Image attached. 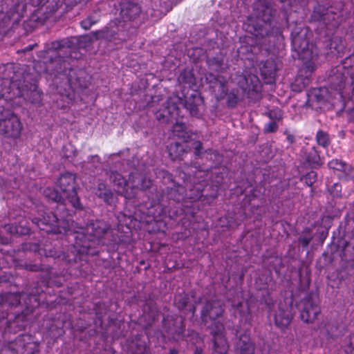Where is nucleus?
<instances>
[{
    "label": "nucleus",
    "instance_id": "nucleus-29",
    "mask_svg": "<svg viewBox=\"0 0 354 354\" xmlns=\"http://www.w3.org/2000/svg\"><path fill=\"white\" fill-rule=\"evenodd\" d=\"M96 194L104 199V201L109 203L112 204L114 202V194L109 189L106 188L104 183H100L98 185L97 191Z\"/></svg>",
    "mask_w": 354,
    "mask_h": 354
},
{
    "label": "nucleus",
    "instance_id": "nucleus-15",
    "mask_svg": "<svg viewBox=\"0 0 354 354\" xmlns=\"http://www.w3.org/2000/svg\"><path fill=\"white\" fill-rule=\"evenodd\" d=\"M246 86L243 88L249 102L256 103L262 98V84L259 78L253 74L244 75Z\"/></svg>",
    "mask_w": 354,
    "mask_h": 354
},
{
    "label": "nucleus",
    "instance_id": "nucleus-6",
    "mask_svg": "<svg viewBox=\"0 0 354 354\" xmlns=\"http://www.w3.org/2000/svg\"><path fill=\"white\" fill-rule=\"evenodd\" d=\"M26 10V4L21 0H2L0 5V17H2V26L8 30L16 28Z\"/></svg>",
    "mask_w": 354,
    "mask_h": 354
},
{
    "label": "nucleus",
    "instance_id": "nucleus-10",
    "mask_svg": "<svg viewBox=\"0 0 354 354\" xmlns=\"http://www.w3.org/2000/svg\"><path fill=\"white\" fill-rule=\"evenodd\" d=\"M207 80H209V83L214 84L212 88L214 89V92H216V88H218V93H216L217 100H223L226 97V106L227 108L234 109L236 107L239 102L237 91L232 90L228 93L227 82L223 77L209 73Z\"/></svg>",
    "mask_w": 354,
    "mask_h": 354
},
{
    "label": "nucleus",
    "instance_id": "nucleus-8",
    "mask_svg": "<svg viewBox=\"0 0 354 354\" xmlns=\"http://www.w3.org/2000/svg\"><path fill=\"white\" fill-rule=\"evenodd\" d=\"M349 77L354 82V55L346 57L340 64L333 68L328 81L331 89L342 93L345 87L346 80Z\"/></svg>",
    "mask_w": 354,
    "mask_h": 354
},
{
    "label": "nucleus",
    "instance_id": "nucleus-38",
    "mask_svg": "<svg viewBox=\"0 0 354 354\" xmlns=\"http://www.w3.org/2000/svg\"><path fill=\"white\" fill-rule=\"evenodd\" d=\"M32 1V4L34 6H39L42 4L44 0H30Z\"/></svg>",
    "mask_w": 354,
    "mask_h": 354
},
{
    "label": "nucleus",
    "instance_id": "nucleus-17",
    "mask_svg": "<svg viewBox=\"0 0 354 354\" xmlns=\"http://www.w3.org/2000/svg\"><path fill=\"white\" fill-rule=\"evenodd\" d=\"M120 17L124 22L135 20L141 13L140 5L132 0H120Z\"/></svg>",
    "mask_w": 354,
    "mask_h": 354
},
{
    "label": "nucleus",
    "instance_id": "nucleus-47",
    "mask_svg": "<svg viewBox=\"0 0 354 354\" xmlns=\"http://www.w3.org/2000/svg\"><path fill=\"white\" fill-rule=\"evenodd\" d=\"M281 3H288L289 1V0H279Z\"/></svg>",
    "mask_w": 354,
    "mask_h": 354
},
{
    "label": "nucleus",
    "instance_id": "nucleus-16",
    "mask_svg": "<svg viewBox=\"0 0 354 354\" xmlns=\"http://www.w3.org/2000/svg\"><path fill=\"white\" fill-rule=\"evenodd\" d=\"M328 101L326 87L313 88L307 94L306 105L312 109H319Z\"/></svg>",
    "mask_w": 354,
    "mask_h": 354
},
{
    "label": "nucleus",
    "instance_id": "nucleus-1",
    "mask_svg": "<svg viewBox=\"0 0 354 354\" xmlns=\"http://www.w3.org/2000/svg\"><path fill=\"white\" fill-rule=\"evenodd\" d=\"M75 48V39L66 38L46 44L44 50L39 53L41 58L48 59L46 63L55 65L52 67L55 73L66 77L70 87L74 91H82L89 85L86 71L70 65L71 52Z\"/></svg>",
    "mask_w": 354,
    "mask_h": 354
},
{
    "label": "nucleus",
    "instance_id": "nucleus-57",
    "mask_svg": "<svg viewBox=\"0 0 354 354\" xmlns=\"http://www.w3.org/2000/svg\"><path fill=\"white\" fill-rule=\"evenodd\" d=\"M25 304H27V305L29 304V303H28L27 301H25Z\"/></svg>",
    "mask_w": 354,
    "mask_h": 354
},
{
    "label": "nucleus",
    "instance_id": "nucleus-36",
    "mask_svg": "<svg viewBox=\"0 0 354 354\" xmlns=\"http://www.w3.org/2000/svg\"><path fill=\"white\" fill-rule=\"evenodd\" d=\"M284 133L286 135V140L289 144H292L295 142V136L288 131H286Z\"/></svg>",
    "mask_w": 354,
    "mask_h": 354
},
{
    "label": "nucleus",
    "instance_id": "nucleus-3",
    "mask_svg": "<svg viewBox=\"0 0 354 354\" xmlns=\"http://www.w3.org/2000/svg\"><path fill=\"white\" fill-rule=\"evenodd\" d=\"M312 37L313 32L307 26H296L291 32L292 49L302 62V66L292 85V90L295 91L300 92L309 84L316 68L319 52L317 48L310 43Z\"/></svg>",
    "mask_w": 354,
    "mask_h": 354
},
{
    "label": "nucleus",
    "instance_id": "nucleus-55",
    "mask_svg": "<svg viewBox=\"0 0 354 354\" xmlns=\"http://www.w3.org/2000/svg\"><path fill=\"white\" fill-rule=\"evenodd\" d=\"M111 155L115 156V155H119V154L118 153H112Z\"/></svg>",
    "mask_w": 354,
    "mask_h": 354
},
{
    "label": "nucleus",
    "instance_id": "nucleus-46",
    "mask_svg": "<svg viewBox=\"0 0 354 354\" xmlns=\"http://www.w3.org/2000/svg\"><path fill=\"white\" fill-rule=\"evenodd\" d=\"M194 354H203V353L201 351L196 349L194 352Z\"/></svg>",
    "mask_w": 354,
    "mask_h": 354
},
{
    "label": "nucleus",
    "instance_id": "nucleus-27",
    "mask_svg": "<svg viewBox=\"0 0 354 354\" xmlns=\"http://www.w3.org/2000/svg\"><path fill=\"white\" fill-rule=\"evenodd\" d=\"M178 81L180 84L187 85L188 87L192 88L196 85V77L193 70H183L178 77Z\"/></svg>",
    "mask_w": 354,
    "mask_h": 354
},
{
    "label": "nucleus",
    "instance_id": "nucleus-30",
    "mask_svg": "<svg viewBox=\"0 0 354 354\" xmlns=\"http://www.w3.org/2000/svg\"><path fill=\"white\" fill-rule=\"evenodd\" d=\"M266 115L271 120L279 121L282 120L283 116V111L278 106H274L268 110Z\"/></svg>",
    "mask_w": 354,
    "mask_h": 354
},
{
    "label": "nucleus",
    "instance_id": "nucleus-44",
    "mask_svg": "<svg viewBox=\"0 0 354 354\" xmlns=\"http://www.w3.org/2000/svg\"><path fill=\"white\" fill-rule=\"evenodd\" d=\"M201 196V192H198L197 195H196L195 197H193V198H192L193 200H196V199H198Z\"/></svg>",
    "mask_w": 354,
    "mask_h": 354
},
{
    "label": "nucleus",
    "instance_id": "nucleus-37",
    "mask_svg": "<svg viewBox=\"0 0 354 354\" xmlns=\"http://www.w3.org/2000/svg\"><path fill=\"white\" fill-rule=\"evenodd\" d=\"M333 188L335 189L334 191H332L333 194L336 196H338L341 192V185L337 183H335L333 186Z\"/></svg>",
    "mask_w": 354,
    "mask_h": 354
},
{
    "label": "nucleus",
    "instance_id": "nucleus-50",
    "mask_svg": "<svg viewBox=\"0 0 354 354\" xmlns=\"http://www.w3.org/2000/svg\"><path fill=\"white\" fill-rule=\"evenodd\" d=\"M170 354H176V351H171Z\"/></svg>",
    "mask_w": 354,
    "mask_h": 354
},
{
    "label": "nucleus",
    "instance_id": "nucleus-33",
    "mask_svg": "<svg viewBox=\"0 0 354 354\" xmlns=\"http://www.w3.org/2000/svg\"><path fill=\"white\" fill-rule=\"evenodd\" d=\"M232 306L233 308H234V310H237L241 317H243L245 316V319H248L247 317L248 315L250 313L248 305H243V303L239 301L237 304H236L235 303H232Z\"/></svg>",
    "mask_w": 354,
    "mask_h": 354
},
{
    "label": "nucleus",
    "instance_id": "nucleus-7",
    "mask_svg": "<svg viewBox=\"0 0 354 354\" xmlns=\"http://www.w3.org/2000/svg\"><path fill=\"white\" fill-rule=\"evenodd\" d=\"M111 179L117 187V192L126 198H133L138 188L147 189L151 185V181L137 174H132L128 181L118 172H112Z\"/></svg>",
    "mask_w": 354,
    "mask_h": 354
},
{
    "label": "nucleus",
    "instance_id": "nucleus-53",
    "mask_svg": "<svg viewBox=\"0 0 354 354\" xmlns=\"http://www.w3.org/2000/svg\"><path fill=\"white\" fill-rule=\"evenodd\" d=\"M54 221H56L57 220V217L55 216H53Z\"/></svg>",
    "mask_w": 354,
    "mask_h": 354
},
{
    "label": "nucleus",
    "instance_id": "nucleus-35",
    "mask_svg": "<svg viewBox=\"0 0 354 354\" xmlns=\"http://www.w3.org/2000/svg\"><path fill=\"white\" fill-rule=\"evenodd\" d=\"M311 240H312L311 236H302V237L299 238V241L302 243V245L304 246H307Z\"/></svg>",
    "mask_w": 354,
    "mask_h": 354
},
{
    "label": "nucleus",
    "instance_id": "nucleus-18",
    "mask_svg": "<svg viewBox=\"0 0 354 354\" xmlns=\"http://www.w3.org/2000/svg\"><path fill=\"white\" fill-rule=\"evenodd\" d=\"M179 104H181L189 111L192 116L197 117L199 115V106L203 104V99L201 93L196 90H192L190 93H187L181 98Z\"/></svg>",
    "mask_w": 354,
    "mask_h": 354
},
{
    "label": "nucleus",
    "instance_id": "nucleus-49",
    "mask_svg": "<svg viewBox=\"0 0 354 354\" xmlns=\"http://www.w3.org/2000/svg\"><path fill=\"white\" fill-rule=\"evenodd\" d=\"M67 97L69 98V102H68V103L71 102H72V100H73V99H72L71 97H69V95H68Z\"/></svg>",
    "mask_w": 354,
    "mask_h": 354
},
{
    "label": "nucleus",
    "instance_id": "nucleus-40",
    "mask_svg": "<svg viewBox=\"0 0 354 354\" xmlns=\"http://www.w3.org/2000/svg\"><path fill=\"white\" fill-rule=\"evenodd\" d=\"M37 46V44H30L25 48L24 50L25 51H30L35 48V46Z\"/></svg>",
    "mask_w": 354,
    "mask_h": 354
},
{
    "label": "nucleus",
    "instance_id": "nucleus-54",
    "mask_svg": "<svg viewBox=\"0 0 354 354\" xmlns=\"http://www.w3.org/2000/svg\"><path fill=\"white\" fill-rule=\"evenodd\" d=\"M149 107H153V104H151L150 103L148 104Z\"/></svg>",
    "mask_w": 354,
    "mask_h": 354
},
{
    "label": "nucleus",
    "instance_id": "nucleus-48",
    "mask_svg": "<svg viewBox=\"0 0 354 354\" xmlns=\"http://www.w3.org/2000/svg\"><path fill=\"white\" fill-rule=\"evenodd\" d=\"M308 175H309V176H313V177H315V175L314 174V173H313V172H312V173L309 174Z\"/></svg>",
    "mask_w": 354,
    "mask_h": 354
},
{
    "label": "nucleus",
    "instance_id": "nucleus-52",
    "mask_svg": "<svg viewBox=\"0 0 354 354\" xmlns=\"http://www.w3.org/2000/svg\"><path fill=\"white\" fill-rule=\"evenodd\" d=\"M337 16L336 14H334L333 17V19L335 20V17Z\"/></svg>",
    "mask_w": 354,
    "mask_h": 354
},
{
    "label": "nucleus",
    "instance_id": "nucleus-14",
    "mask_svg": "<svg viewBox=\"0 0 354 354\" xmlns=\"http://www.w3.org/2000/svg\"><path fill=\"white\" fill-rule=\"evenodd\" d=\"M108 228L106 223L102 221H96L87 225L86 228L81 227L79 230H74V233L77 234L75 237L80 239V236H82L85 241H93L95 239H100L104 234L106 233Z\"/></svg>",
    "mask_w": 354,
    "mask_h": 354
},
{
    "label": "nucleus",
    "instance_id": "nucleus-20",
    "mask_svg": "<svg viewBox=\"0 0 354 354\" xmlns=\"http://www.w3.org/2000/svg\"><path fill=\"white\" fill-rule=\"evenodd\" d=\"M259 68L261 75L266 84L274 82L278 68L273 55H271L266 60L261 61Z\"/></svg>",
    "mask_w": 354,
    "mask_h": 354
},
{
    "label": "nucleus",
    "instance_id": "nucleus-26",
    "mask_svg": "<svg viewBox=\"0 0 354 354\" xmlns=\"http://www.w3.org/2000/svg\"><path fill=\"white\" fill-rule=\"evenodd\" d=\"M207 64L212 69L217 72L222 73L225 71L227 68L225 64V57L222 53H218L214 57L209 59Z\"/></svg>",
    "mask_w": 354,
    "mask_h": 354
},
{
    "label": "nucleus",
    "instance_id": "nucleus-42",
    "mask_svg": "<svg viewBox=\"0 0 354 354\" xmlns=\"http://www.w3.org/2000/svg\"><path fill=\"white\" fill-rule=\"evenodd\" d=\"M28 299H29V302H30V303L31 302V301H32V300H34L35 301H36V302H37V305H38V304H39L38 301H37V299H36V297H30Z\"/></svg>",
    "mask_w": 354,
    "mask_h": 354
},
{
    "label": "nucleus",
    "instance_id": "nucleus-24",
    "mask_svg": "<svg viewBox=\"0 0 354 354\" xmlns=\"http://www.w3.org/2000/svg\"><path fill=\"white\" fill-rule=\"evenodd\" d=\"M236 349L240 354H253L254 347L248 334L241 335L236 343Z\"/></svg>",
    "mask_w": 354,
    "mask_h": 354
},
{
    "label": "nucleus",
    "instance_id": "nucleus-39",
    "mask_svg": "<svg viewBox=\"0 0 354 354\" xmlns=\"http://www.w3.org/2000/svg\"><path fill=\"white\" fill-rule=\"evenodd\" d=\"M81 1L82 0H66V2L70 3L71 6H75L80 3Z\"/></svg>",
    "mask_w": 354,
    "mask_h": 354
},
{
    "label": "nucleus",
    "instance_id": "nucleus-21",
    "mask_svg": "<svg viewBox=\"0 0 354 354\" xmlns=\"http://www.w3.org/2000/svg\"><path fill=\"white\" fill-rule=\"evenodd\" d=\"M292 317V306L288 299L285 304L281 303L279 305L278 311L274 315V322L279 327L284 328L289 325Z\"/></svg>",
    "mask_w": 354,
    "mask_h": 354
},
{
    "label": "nucleus",
    "instance_id": "nucleus-31",
    "mask_svg": "<svg viewBox=\"0 0 354 354\" xmlns=\"http://www.w3.org/2000/svg\"><path fill=\"white\" fill-rule=\"evenodd\" d=\"M316 140L319 145L324 147L328 146L330 144L328 133L322 129L317 131L316 133Z\"/></svg>",
    "mask_w": 354,
    "mask_h": 354
},
{
    "label": "nucleus",
    "instance_id": "nucleus-41",
    "mask_svg": "<svg viewBox=\"0 0 354 354\" xmlns=\"http://www.w3.org/2000/svg\"><path fill=\"white\" fill-rule=\"evenodd\" d=\"M28 229H25V230H19L18 228L16 230L15 232H12L11 231V233H14V232H16V233H19V234H26V233H28Z\"/></svg>",
    "mask_w": 354,
    "mask_h": 354
},
{
    "label": "nucleus",
    "instance_id": "nucleus-45",
    "mask_svg": "<svg viewBox=\"0 0 354 354\" xmlns=\"http://www.w3.org/2000/svg\"><path fill=\"white\" fill-rule=\"evenodd\" d=\"M88 246H89V245H86V244H85V241H84V245H83V249H82V250H80V252H83L84 251V248H87V247H88Z\"/></svg>",
    "mask_w": 354,
    "mask_h": 354
},
{
    "label": "nucleus",
    "instance_id": "nucleus-22",
    "mask_svg": "<svg viewBox=\"0 0 354 354\" xmlns=\"http://www.w3.org/2000/svg\"><path fill=\"white\" fill-rule=\"evenodd\" d=\"M223 326L216 324V329L212 328L211 333L214 337V351L218 354H225L228 349V344L223 335Z\"/></svg>",
    "mask_w": 354,
    "mask_h": 354
},
{
    "label": "nucleus",
    "instance_id": "nucleus-56",
    "mask_svg": "<svg viewBox=\"0 0 354 354\" xmlns=\"http://www.w3.org/2000/svg\"><path fill=\"white\" fill-rule=\"evenodd\" d=\"M178 300L177 297L175 298V301L176 302Z\"/></svg>",
    "mask_w": 354,
    "mask_h": 354
},
{
    "label": "nucleus",
    "instance_id": "nucleus-5",
    "mask_svg": "<svg viewBox=\"0 0 354 354\" xmlns=\"http://www.w3.org/2000/svg\"><path fill=\"white\" fill-rule=\"evenodd\" d=\"M44 193L47 198L53 201L65 204L68 201L73 207L80 208V199L75 189V175L71 173L62 174L56 183V189H47Z\"/></svg>",
    "mask_w": 354,
    "mask_h": 354
},
{
    "label": "nucleus",
    "instance_id": "nucleus-28",
    "mask_svg": "<svg viewBox=\"0 0 354 354\" xmlns=\"http://www.w3.org/2000/svg\"><path fill=\"white\" fill-rule=\"evenodd\" d=\"M24 295H19L17 293H8L3 295H0V304H7L10 306H16L21 304V300L24 298Z\"/></svg>",
    "mask_w": 354,
    "mask_h": 354
},
{
    "label": "nucleus",
    "instance_id": "nucleus-11",
    "mask_svg": "<svg viewBox=\"0 0 354 354\" xmlns=\"http://www.w3.org/2000/svg\"><path fill=\"white\" fill-rule=\"evenodd\" d=\"M22 129V124L17 115L8 110L0 112V135L16 139L20 136Z\"/></svg>",
    "mask_w": 354,
    "mask_h": 354
},
{
    "label": "nucleus",
    "instance_id": "nucleus-51",
    "mask_svg": "<svg viewBox=\"0 0 354 354\" xmlns=\"http://www.w3.org/2000/svg\"><path fill=\"white\" fill-rule=\"evenodd\" d=\"M186 306V301H183V304H182V306Z\"/></svg>",
    "mask_w": 354,
    "mask_h": 354
},
{
    "label": "nucleus",
    "instance_id": "nucleus-23",
    "mask_svg": "<svg viewBox=\"0 0 354 354\" xmlns=\"http://www.w3.org/2000/svg\"><path fill=\"white\" fill-rule=\"evenodd\" d=\"M330 169H333L337 172V176L339 178L348 177L351 178L352 173L351 167L338 158H334L328 162Z\"/></svg>",
    "mask_w": 354,
    "mask_h": 354
},
{
    "label": "nucleus",
    "instance_id": "nucleus-12",
    "mask_svg": "<svg viewBox=\"0 0 354 354\" xmlns=\"http://www.w3.org/2000/svg\"><path fill=\"white\" fill-rule=\"evenodd\" d=\"M180 100V97L178 95L169 97L159 109L153 111L156 120L160 123H167L173 119L177 120L180 118L179 102Z\"/></svg>",
    "mask_w": 354,
    "mask_h": 354
},
{
    "label": "nucleus",
    "instance_id": "nucleus-9",
    "mask_svg": "<svg viewBox=\"0 0 354 354\" xmlns=\"http://www.w3.org/2000/svg\"><path fill=\"white\" fill-rule=\"evenodd\" d=\"M64 4L66 5V7H64V3L60 0H46L37 11L38 21L41 24H44L46 21H57L66 12V7L73 6L66 3V0H64Z\"/></svg>",
    "mask_w": 354,
    "mask_h": 354
},
{
    "label": "nucleus",
    "instance_id": "nucleus-25",
    "mask_svg": "<svg viewBox=\"0 0 354 354\" xmlns=\"http://www.w3.org/2000/svg\"><path fill=\"white\" fill-rule=\"evenodd\" d=\"M329 12L332 13V11L328 8L318 4L313 8L310 20L313 21H324L326 23L327 20H329Z\"/></svg>",
    "mask_w": 354,
    "mask_h": 354
},
{
    "label": "nucleus",
    "instance_id": "nucleus-32",
    "mask_svg": "<svg viewBox=\"0 0 354 354\" xmlns=\"http://www.w3.org/2000/svg\"><path fill=\"white\" fill-rule=\"evenodd\" d=\"M99 18L92 15L88 16L80 22L81 27L84 30L90 29L93 25L97 23Z\"/></svg>",
    "mask_w": 354,
    "mask_h": 354
},
{
    "label": "nucleus",
    "instance_id": "nucleus-4",
    "mask_svg": "<svg viewBox=\"0 0 354 354\" xmlns=\"http://www.w3.org/2000/svg\"><path fill=\"white\" fill-rule=\"evenodd\" d=\"M170 136L179 138L182 141L170 142L167 146L168 155H183L189 153L201 155L203 153L201 141H188L190 135L185 122L176 121L171 127Z\"/></svg>",
    "mask_w": 354,
    "mask_h": 354
},
{
    "label": "nucleus",
    "instance_id": "nucleus-2",
    "mask_svg": "<svg viewBox=\"0 0 354 354\" xmlns=\"http://www.w3.org/2000/svg\"><path fill=\"white\" fill-rule=\"evenodd\" d=\"M275 10L267 0H260L253 6L252 16L248 19L247 30L254 37L260 51L270 54L283 41L281 28L272 26Z\"/></svg>",
    "mask_w": 354,
    "mask_h": 354
},
{
    "label": "nucleus",
    "instance_id": "nucleus-34",
    "mask_svg": "<svg viewBox=\"0 0 354 354\" xmlns=\"http://www.w3.org/2000/svg\"><path fill=\"white\" fill-rule=\"evenodd\" d=\"M278 129V124L276 121L272 120L264 125L263 131L265 133H274Z\"/></svg>",
    "mask_w": 354,
    "mask_h": 354
},
{
    "label": "nucleus",
    "instance_id": "nucleus-19",
    "mask_svg": "<svg viewBox=\"0 0 354 354\" xmlns=\"http://www.w3.org/2000/svg\"><path fill=\"white\" fill-rule=\"evenodd\" d=\"M301 308V318L307 323L313 322L320 313V308L311 298L304 299L299 304Z\"/></svg>",
    "mask_w": 354,
    "mask_h": 354
},
{
    "label": "nucleus",
    "instance_id": "nucleus-43",
    "mask_svg": "<svg viewBox=\"0 0 354 354\" xmlns=\"http://www.w3.org/2000/svg\"><path fill=\"white\" fill-rule=\"evenodd\" d=\"M139 351H140V353H143L146 351L145 346H140L139 348Z\"/></svg>",
    "mask_w": 354,
    "mask_h": 354
},
{
    "label": "nucleus",
    "instance_id": "nucleus-13",
    "mask_svg": "<svg viewBox=\"0 0 354 354\" xmlns=\"http://www.w3.org/2000/svg\"><path fill=\"white\" fill-rule=\"evenodd\" d=\"M223 312V308L220 301L214 299L208 301L201 310L202 319L205 324H207L208 321H210L212 324L207 326L209 327L211 330L212 328L216 329V324H221L219 321H216V319L219 317Z\"/></svg>",
    "mask_w": 354,
    "mask_h": 354
}]
</instances>
